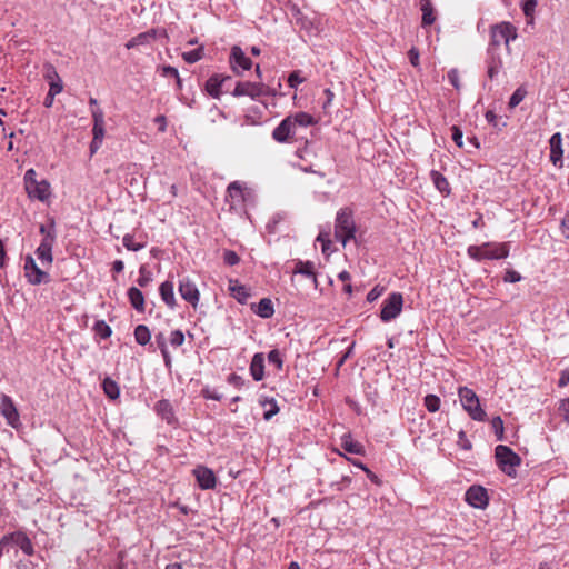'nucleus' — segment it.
Returning <instances> with one entry per match:
<instances>
[{
    "instance_id": "obj_1",
    "label": "nucleus",
    "mask_w": 569,
    "mask_h": 569,
    "mask_svg": "<svg viewBox=\"0 0 569 569\" xmlns=\"http://www.w3.org/2000/svg\"><path fill=\"white\" fill-rule=\"evenodd\" d=\"M517 37V28L511 22L503 21L493 24L490 28V42L488 48H491V50H503L505 54L509 56L510 42L516 40Z\"/></svg>"
},
{
    "instance_id": "obj_2",
    "label": "nucleus",
    "mask_w": 569,
    "mask_h": 569,
    "mask_svg": "<svg viewBox=\"0 0 569 569\" xmlns=\"http://www.w3.org/2000/svg\"><path fill=\"white\" fill-rule=\"evenodd\" d=\"M36 177L37 172L34 169L31 168L26 171L23 177L26 192L32 200L47 202L52 196L51 186L44 179L38 181Z\"/></svg>"
},
{
    "instance_id": "obj_3",
    "label": "nucleus",
    "mask_w": 569,
    "mask_h": 569,
    "mask_svg": "<svg viewBox=\"0 0 569 569\" xmlns=\"http://www.w3.org/2000/svg\"><path fill=\"white\" fill-rule=\"evenodd\" d=\"M468 256L477 261L483 259H503L509 256V243H483L481 246H470L467 250Z\"/></svg>"
},
{
    "instance_id": "obj_4",
    "label": "nucleus",
    "mask_w": 569,
    "mask_h": 569,
    "mask_svg": "<svg viewBox=\"0 0 569 569\" xmlns=\"http://www.w3.org/2000/svg\"><path fill=\"white\" fill-rule=\"evenodd\" d=\"M356 223L351 210L342 208L336 217L335 236L343 246L351 239H355Z\"/></svg>"
},
{
    "instance_id": "obj_5",
    "label": "nucleus",
    "mask_w": 569,
    "mask_h": 569,
    "mask_svg": "<svg viewBox=\"0 0 569 569\" xmlns=\"http://www.w3.org/2000/svg\"><path fill=\"white\" fill-rule=\"evenodd\" d=\"M458 396L462 408L468 412L471 419L476 421H485L487 419L486 411L481 408L477 393L463 386L458 388Z\"/></svg>"
},
{
    "instance_id": "obj_6",
    "label": "nucleus",
    "mask_w": 569,
    "mask_h": 569,
    "mask_svg": "<svg viewBox=\"0 0 569 569\" xmlns=\"http://www.w3.org/2000/svg\"><path fill=\"white\" fill-rule=\"evenodd\" d=\"M495 457L502 472L509 477L516 476V467L521 462L520 457L516 452L507 446L499 445L495 449Z\"/></svg>"
},
{
    "instance_id": "obj_7",
    "label": "nucleus",
    "mask_w": 569,
    "mask_h": 569,
    "mask_svg": "<svg viewBox=\"0 0 569 569\" xmlns=\"http://www.w3.org/2000/svg\"><path fill=\"white\" fill-rule=\"evenodd\" d=\"M403 298L399 292L390 293L382 302L380 317L381 320H392L399 316L402 310Z\"/></svg>"
},
{
    "instance_id": "obj_8",
    "label": "nucleus",
    "mask_w": 569,
    "mask_h": 569,
    "mask_svg": "<svg viewBox=\"0 0 569 569\" xmlns=\"http://www.w3.org/2000/svg\"><path fill=\"white\" fill-rule=\"evenodd\" d=\"M234 97H250L253 100L268 94V88L262 82L240 81L236 84Z\"/></svg>"
},
{
    "instance_id": "obj_9",
    "label": "nucleus",
    "mask_w": 569,
    "mask_h": 569,
    "mask_svg": "<svg viewBox=\"0 0 569 569\" xmlns=\"http://www.w3.org/2000/svg\"><path fill=\"white\" fill-rule=\"evenodd\" d=\"M0 415L10 427L17 429L21 426L20 415L13 400L4 393L0 397Z\"/></svg>"
},
{
    "instance_id": "obj_10",
    "label": "nucleus",
    "mask_w": 569,
    "mask_h": 569,
    "mask_svg": "<svg viewBox=\"0 0 569 569\" xmlns=\"http://www.w3.org/2000/svg\"><path fill=\"white\" fill-rule=\"evenodd\" d=\"M229 61L232 71L238 76H241L244 71L252 68L251 59L247 57L244 51L238 46L231 48Z\"/></svg>"
},
{
    "instance_id": "obj_11",
    "label": "nucleus",
    "mask_w": 569,
    "mask_h": 569,
    "mask_svg": "<svg viewBox=\"0 0 569 569\" xmlns=\"http://www.w3.org/2000/svg\"><path fill=\"white\" fill-rule=\"evenodd\" d=\"M9 541H12L18 546L27 556H32L34 553V548L30 538L22 531H16L8 536H3L0 540V546H6Z\"/></svg>"
},
{
    "instance_id": "obj_12",
    "label": "nucleus",
    "mask_w": 569,
    "mask_h": 569,
    "mask_svg": "<svg viewBox=\"0 0 569 569\" xmlns=\"http://www.w3.org/2000/svg\"><path fill=\"white\" fill-rule=\"evenodd\" d=\"M26 277L32 284H40L49 281V274L40 269L31 256L24 260Z\"/></svg>"
},
{
    "instance_id": "obj_13",
    "label": "nucleus",
    "mask_w": 569,
    "mask_h": 569,
    "mask_svg": "<svg viewBox=\"0 0 569 569\" xmlns=\"http://www.w3.org/2000/svg\"><path fill=\"white\" fill-rule=\"evenodd\" d=\"M466 501L473 508L483 509L489 502L488 492L481 486H471L466 492Z\"/></svg>"
},
{
    "instance_id": "obj_14",
    "label": "nucleus",
    "mask_w": 569,
    "mask_h": 569,
    "mask_svg": "<svg viewBox=\"0 0 569 569\" xmlns=\"http://www.w3.org/2000/svg\"><path fill=\"white\" fill-rule=\"evenodd\" d=\"M192 472L196 477L198 486L202 490H209V489H213L216 487L217 478H216L214 472L211 469H209L204 466H198L193 469Z\"/></svg>"
},
{
    "instance_id": "obj_15",
    "label": "nucleus",
    "mask_w": 569,
    "mask_h": 569,
    "mask_svg": "<svg viewBox=\"0 0 569 569\" xmlns=\"http://www.w3.org/2000/svg\"><path fill=\"white\" fill-rule=\"evenodd\" d=\"M505 51L500 49L491 50L488 48V59H487V74L489 79L493 80L503 67V56Z\"/></svg>"
},
{
    "instance_id": "obj_16",
    "label": "nucleus",
    "mask_w": 569,
    "mask_h": 569,
    "mask_svg": "<svg viewBox=\"0 0 569 569\" xmlns=\"http://www.w3.org/2000/svg\"><path fill=\"white\" fill-rule=\"evenodd\" d=\"M179 293L180 296L192 306H196L199 301V290L193 281L188 277H183L179 281Z\"/></svg>"
},
{
    "instance_id": "obj_17",
    "label": "nucleus",
    "mask_w": 569,
    "mask_h": 569,
    "mask_svg": "<svg viewBox=\"0 0 569 569\" xmlns=\"http://www.w3.org/2000/svg\"><path fill=\"white\" fill-rule=\"evenodd\" d=\"M296 134L295 126L291 119L286 117L273 130L272 138L278 142H287L290 137Z\"/></svg>"
},
{
    "instance_id": "obj_18",
    "label": "nucleus",
    "mask_w": 569,
    "mask_h": 569,
    "mask_svg": "<svg viewBox=\"0 0 569 569\" xmlns=\"http://www.w3.org/2000/svg\"><path fill=\"white\" fill-rule=\"evenodd\" d=\"M550 144V160L556 167L562 166V137L560 132H556L549 140Z\"/></svg>"
},
{
    "instance_id": "obj_19",
    "label": "nucleus",
    "mask_w": 569,
    "mask_h": 569,
    "mask_svg": "<svg viewBox=\"0 0 569 569\" xmlns=\"http://www.w3.org/2000/svg\"><path fill=\"white\" fill-rule=\"evenodd\" d=\"M246 186L240 181L231 182L227 188V200H230L231 207H234L246 200Z\"/></svg>"
},
{
    "instance_id": "obj_20",
    "label": "nucleus",
    "mask_w": 569,
    "mask_h": 569,
    "mask_svg": "<svg viewBox=\"0 0 569 569\" xmlns=\"http://www.w3.org/2000/svg\"><path fill=\"white\" fill-rule=\"evenodd\" d=\"M91 114H92V120H93V128H92L93 138L92 139L103 141V138H104L103 111L100 108H92Z\"/></svg>"
},
{
    "instance_id": "obj_21",
    "label": "nucleus",
    "mask_w": 569,
    "mask_h": 569,
    "mask_svg": "<svg viewBox=\"0 0 569 569\" xmlns=\"http://www.w3.org/2000/svg\"><path fill=\"white\" fill-rule=\"evenodd\" d=\"M250 375L254 381H261L264 377V356L258 352L252 357L250 363Z\"/></svg>"
},
{
    "instance_id": "obj_22",
    "label": "nucleus",
    "mask_w": 569,
    "mask_h": 569,
    "mask_svg": "<svg viewBox=\"0 0 569 569\" xmlns=\"http://www.w3.org/2000/svg\"><path fill=\"white\" fill-rule=\"evenodd\" d=\"M229 290L240 303H244L250 296L248 289L236 279L229 280Z\"/></svg>"
},
{
    "instance_id": "obj_23",
    "label": "nucleus",
    "mask_w": 569,
    "mask_h": 569,
    "mask_svg": "<svg viewBox=\"0 0 569 569\" xmlns=\"http://www.w3.org/2000/svg\"><path fill=\"white\" fill-rule=\"evenodd\" d=\"M341 447L345 451L353 455H365V447L352 439L350 435H343L341 437Z\"/></svg>"
},
{
    "instance_id": "obj_24",
    "label": "nucleus",
    "mask_w": 569,
    "mask_h": 569,
    "mask_svg": "<svg viewBox=\"0 0 569 569\" xmlns=\"http://www.w3.org/2000/svg\"><path fill=\"white\" fill-rule=\"evenodd\" d=\"M252 310L261 318H270L274 312L273 302L269 298H263L258 305H252Z\"/></svg>"
},
{
    "instance_id": "obj_25",
    "label": "nucleus",
    "mask_w": 569,
    "mask_h": 569,
    "mask_svg": "<svg viewBox=\"0 0 569 569\" xmlns=\"http://www.w3.org/2000/svg\"><path fill=\"white\" fill-rule=\"evenodd\" d=\"M228 78H220L219 76L210 77L206 82L207 92L213 97L219 98L221 94V87Z\"/></svg>"
},
{
    "instance_id": "obj_26",
    "label": "nucleus",
    "mask_w": 569,
    "mask_h": 569,
    "mask_svg": "<svg viewBox=\"0 0 569 569\" xmlns=\"http://www.w3.org/2000/svg\"><path fill=\"white\" fill-rule=\"evenodd\" d=\"M156 411L167 422H172L174 418L173 409L169 400L162 399L156 403Z\"/></svg>"
},
{
    "instance_id": "obj_27",
    "label": "nucleus",
    "mask_w": 569,
    "mask_h": 569,
    "mask_svg": "<svg viewBox=\"0 0 569 569\" xmlns=\"http://www.w3.org/2000/svg\"><path fill=\"white\" fill-rule=\"evenodd\" d=\"M431 180L436 187V189L445 194L448 196L450 193V186L445 176H442L439 171L432 170L430 172Z\"/></svg>"
},
{
    "instance_id": "obj_28",
    "label": "nucleus",
    "mask_w": 569,
    "mask_h": 569,
    "mask_svg": "<svg viewBox=\"0 0 569 569\" xmlns=\"http://www.w3.org/2000/svg\"><path fill=\"white\" fill-rule=\"evenodd\" d=\"M174 286H173V282L172 281H164L161 283L160 288H159V291H160V296L162 298V300L169 306V307H173L174 303H176V300H174Z\"/></svg>"
},
{
    "instance_id": "obj_29",
    "label": "nucleus",
    "mask_w": 569,
    "mask_h": 569,
    "mask_svg": "<svg viewBox=\"0 0 569 569\" xmlns=\"http://www.w3.org/2000/svg\"><path fill=\"white\" fill-rule=\"evenodd\" d=\"M288 118L291 119V123L295 126L296 130L298 126L306 128L316 123V120L311 114L302 111L288 116Z\"/></svg>"
},
{
    "instance_id": "obj_30",
    "label": "nucleus",
    "mask_w": 569,
    "mask_h": 569,
    "mask_svg": "<svg viewBox=\"0 0 569 569\" xmlns=\"http://www.w3.org/2000/svg\"><path fill=\"white\" fill-rule=\"evenodd\" d=\"M102 388H103L106 396L112 400L117 399L120 395V388H119L118 383L109 377H106L103 379Z\"/></svg>"
},
{
    "instance_id": "obj_31",
    "label": "nucleus",
    "mask_w": 569,
    "mask_h": 569,
    "mask_svg": "<svg viewBox=\"0 0 569 569\" xmlns=\"http://www.w3.org/2000/svg\"><path fill=\"white\" fill-rule=\"evenodd\" d=\"M422 11V26H431L436 17L433 14V9L429 0H426L421 3Z\"/></svg>"
},
{
    "instance_id": "obj_32",
    "label": "nucleus",
    "mask_w": 569,
    "mask_h": 569,
    "mask_svg": "<svg viewBox=\"0 0 569 569\" xmlns=\"http://www.w3.org/2000/svg\"><path fill=\"white\" fill-rule=\"evenodd\" d=\"M37 258L40 260L42 266H50L52 263V249L40 246L36 250Z\"/></svg>"
},
{
    "instance_id": "obj_33",
    "label": "nucleus",
    "mask_w": 569,
    "mask_h": 569,
    "mask_svg": "<svg viewBox=\"0 0 569 569\" xmlns=\"http://www.w3.org/2000/svg\"><path fill=\"white\" fill-rule=\"evenodd\" d=\"M134 337H136V341L139 345L144 346L150 341L151 333H150V330L148 329V327H146L143 325H139L134 330Z\"/></svg>"
},
{
    "instance_id": "obj_34",
    "label": "nucleus",
    "mask_w": 569,
    "mask_h": 569,
    "mask_svg": "<svg viewBox=\"0 0 569 569\" xmlns=\"http://www.w3.org/2000/svg\"><path fill=\"white\" fill-rule=\"evenodd\" d=\"M295 272L303 274L306 277H311V278H313V280H316L315 267H313V263L310 261H306V262L299 261L296 264Z\"/></svg>"
},
{
    "instance_id": "obj_35",
    "label": "nucleus",
    "mask_w": 569,
    "mask_h": 569,
    "mask_svg": "<svg viewBox=\"0 0 569 569\" xmlns=\"http://www.w3.org/2000/svg\"><path fill=\"white\" fill-rule=\"evenodd\" d=\"M128 296L131 301V305L136 309H141L143 307L144 299L142 292L139 289L130 288L128 291Z\"/></svg>"
},
{
    "instance_id": "obj_36",
    "label": "nucleus",
    "mask_w": 569,
    "mask_h": 569,
    "mask_svg": "<svg viewBox=\"0 0 569 569\" xmlns=\"http://www.w3.org/2000/svg\"><path fill=\"white\" fill-rule=\"evenodd\" d=\"M527 96V90L523 86L517 88L515 92L511 94L509 100V108H516Z\"/></svg>"
},
{
    "instance_id": "obj_37",
    "label": "nucleus",
    "mask_w": 569,
    "mask_h": 569,
    "mask_svg": "<svg viewBox=\"0 0 569 569\" xmlns=\"http://www.w3.org/2000/svg\"><path fill=\"white\" fill-rule=\"evenodd\" d=\"M153 39V36L149 32L140 33L137 37L132 38L128 43L127 48H134L140 44H147L150 42V40Z\"/></svg>"
},
{
    "instance_id": "obj_38",
    "label": "nucleus",
    "mask_w": 569,
    "mask_h": 569,
    "mask_svg": "<svg viewBox=\"0 0 569 569\" xmlns=\"http://www.w3.org/2000/svg\"><path fill=\"white\" fill-rule=\"evenodd\" d=\"M203 56V49L197 48L190 51H186L182 53V58L188 63L198 62Z\"/></svg>"
},
{
    "instance_id": "obj_39",
    "label": "nucleus",
    "mask_w": 569,
    "mask_h": 569,
    "mask_svg": "<svg viewBox=\"0 0 569 569\" xmlns=\"http://www.w3.org/2000/svg\"><path fill=\"white\" fill-rule=\"evenodd\" d=\"M440 398L436 395H427L425 397V406L430 412H437L440 408Z\"/></svg>"
},
{
    "instance_id": "obj_40",
    "label": "nucleus",
    "mask_w": 569,
    "mask_h": 569,
    "mask_svg": "<svg viewBox=\"0 0 569 569\" xmlns=\"http://www.w3.org/2000/svg\"><path fill=\"white\" fill-rule=\"evenodd\" d=\"M262 405L264 407L269 406V408L263 413L264 420H270L273 416H276L279 412V407L274 399L266 400Z\"/></svg>"
},
{
    "instance_id": "obj_41",
    "label": "nucleus",
    "mask_w": 569,
    "mask_h": 569,
    "mask_svg": "<svg viewBox=\"0 0 569 569\" xmlns=\"http://www.w3.org/2000/svg\"><path fill=\"white\" fill-rule=\"evenodd\" d=\"M268 361L269 363L274 365L278 370H281L283 367V360L278 349H272L268 353Z\"/></svg>"
},
{
    "instance_id": "obj_42",
    "label": "nucleus",
    "mask_w": 569,
    "mask_h": 569,
    "mask_svg": "<svg viewBox=\"0 0 569 569\" xmlns=\"http://www.w3.org/2000/svg\"><path fill=\"white\" fill-rule=\"evenodd\" d=\"M491 427L493 432L497 436V440H502L503 438V421L500 416H496L491 419Z\"/></svg>"
},
{
    "instance_id": "obj_43",
    "label": "nucleus",
    "mask_w": 569,
    "mask_h": 569,
    "mask_svg": "<svg viewBox=\"0 0 569 569\" xmlns=\"http://www.w3.org/2000/svg\"><path fill=\"white\" fill-rule=\"evenodd\" d=\"M94 332L101 339H107L111 336V328L107 325V322H96Z\"/></svg>"
},
{
    "instance_id": "obj_44",
    "label": "nucleus",
    "mask_w": 569,
    "mask_h": 569,
    "mask_svg": "<svg viewBox=\"0 0 569 569\" xmlns=\"http://www.w3.org/2000/svg\"><path fill=\"white\" fill-rule=\"evenodd\" d=\"M122 243L130 251H139L144 247L143 243L136 242L131 234H126L122 239Z\"/></svg>"
},
{
    "instance_id": "obj_45",
    "label": "nucleus",
    "mask_w": 569,
    "mask_h": 569,
    "mask_svg": "<svg viewBox=\"0 0 569 569\" xmlns=\"http://www.w3.org/2000/svg\"><path fill=\"white\" fill-rule=\"evenodd\" d=\"M161 339H162V335H159L157 337L159 349H160V351L162 353L166 367L170 368L171 367V356H170V353L168 351L167 345L163 341H161Z\"/></svg>"
},
{
    "instance_id": "obj_46",
    "label": "nucleus",
    "mask_w": 569,
    "mask_h": 569,
    "mask_svg": "<svg viewBox=\"0 0 569 569\" xmlns=\"http://www.w3.org/2000/svg\"><path fill=\"white\" fill-rule=\"evenodd\" d=\"M39 232L41 233L42 238L49 237V234H57L54 220L50 218L47 224H41Z\"/></svg>"
},
{
    "instance_id": "obj_47",
    "label": "nucleus",
    "mask_w": 569,
    "mask_h": 569,
    "mask_svg": "<svg viewBox=\"0 0 569 569\" xmlns=\"http://www.w3.org/2000/svg\"><path fill=\"white\" fill-rule=\"evenodd\" d=\"M305 78L301 77L300 71H293L288 77V84L290 88L296 89L300 83L305 82Z\"/></svg>"
},
{
    "instance_id": "obj_48",
    "label": "nucleus",
    "mask_w": 569,
    "mask_h": 569,
    "mask_svg": "<svg viewBox=\"0 0 569 569\" xmlns=\"http://www.w3.org/2000/svg\"><path fill=\"white\" fill-rule=\"evenodd\" d=\"M223 261L228 266H236V264L239 263L240 258H239V256L234 251L226 250L223 252Z\"/></svg>"
},
{
    "instance_id": "obj_49",
    "label": "nucleus",
    "mask_w": 569,
    "mask_h": 569,
    "mask_svg": "<svg viewBox=\"0 0 569 569\" xmlns=\"http://www.w3.org/2000/svg\"><path fill=\"white\" fill-rule=\"evenodd\" d=\"M184 341V335L180 330L172 331L170 335V345L172 347H180Z\"/></svg>"
},
{
    "instance_id": "obj_50",
    "label": "nucleus",
    "mask_w": 569,
    "mask_h": 569,
    "mask_svg": "<svg viewBox=\"0 0 569 569\" xmlns=\"http://www.w3.org/2000/svg\"><path fill=\"white\" fill-rule=\"evenodd\" d=\"M201 393H202L203 398H206V399H212V400H217V401H220L222 399L221 393H219L217 390L211 389L209 387L203 388L201 390Z\"/></svg>"
},
{
    "instance_id": "obj_51",
    "label": "nucleus",
    "mask_w": 569,
    "mask_h": 569,
    "mask_svg": "<svg viewBox=\"0 0 569 569\" xmlns=\"http://www.w3.org/2000/svg\"><path fill=\"white\" fill-rule=\"evenodd\" d=\"M62 89H63V87H62L61 79L57 76V81H52L50 83L48 93L51 97H56L57 94H59L62 91Z\"/></svg>"
},
{
    "instance_id": "obj_52",
    "label": "nucleus",
    "mask_w": 569,
    "mask_h": 569,
    "mask_svg": "<svg viewBox=\"0 0 569 569\" xmlns=\"http://www.w3.org/2000/svg\"><path fill=\"white\" fill-rule=\"evenodd\" d=\"M521 274L515 270H507L506 273H505V277H503V280L506 282H511V283H515V282H518L521 280Z\"/></svg>"
},
{
    "instance_id": "obj_53",
    "label": "nucleus",
    "mask_w": 569,
    "mask_h": 569,
    "mask_svg": "<svg viewBox=\"0 0 569 569\" xmlns=\"http://www.w3.org/2000/svg\"><path fill=\"white\" fill-rule=\"evenodd\" d=\"M383 288L382 287H379V286H376L373 287L367 295V300L369 302H373L376 301L383 292Z\"/></svg>"
},
{
    "instance_id": "obj_54",
    "label": "nucleus",
    "mask_w": 569,
    "mask_h": 569,
    "mask_svg": "<svg viewBox=\"0 0 569 569\" xmlns=\"http://www.w3.org/2000/svg\"><path fill=\"white\" fill-rule=\"evenodd\" d=\"M449 82L457 89H460L459 73L457 70L452 69L448 72Z\"/></svg>"
},
{
    "instance_id": "obj_55",
    "label": "nucleus",
    "mask_w": 569,
    "mask_h": 569,
    "mask_svg": "<svg viewBox=\"0 0 569 569\" xmlns=\"http://www.w3.org/2000/svg\"><path fill=\"white\" fill-rule=\"evenodd\" d=\"M451 130H452V140L455 141V143L458 147H462V144H463V141H462L463 133H462V131L460 130V128H458L456 126H453Z\"/></svg>"
},
{
    "instance_id": "obj_56",
    "label": "nucleus",
    "mask_w": 569,
    "mask_h": 569,
    "mask_svg": "<svg viewBox=\"0 0 569 569\" xmlns=\"http://www.w3.org/2000/svg\"><path fill=\"white\" fill-rule=\"evenodd\" d=\"M537 6V0H523L522 10L523 13L528 17L530 16Z\"/></svg>"
},
{
    "instance_id": "obj_57",
    "label": "nucleus",
    "mask_w": 569,
    "mask_h": 569,
    "mask_svg": "<svg viewBox=\"0 0 569 569\" xmlns=\"http://www.w3.org/2000/svg\"><path fill=\"white\" fill-rule=\"evenodd\" d=\"M150 273L147 272L146 268L144 267H141L140 270H139V279H138V283L141 286V287H144L149 281H150Z\"/></svg>"
},
{
    "instance_id": "obj_58",
    "label": "nucleus",
    "mask_w": 569,
    "mask_h": 569,
    "mask_svg": "<svg viewBox=\"0 0 569 569\" xmlns=\"http://www.w3.org/2000/svg\"><path fill=\"white\" fill-rule=\"evenodd\" d=\"M162 74L164 77H173V78H176L178 84H180L179 72H178V70L176 68L170 67V66L163 67Z\"/></svg>"
},
{
    "instance_id": "obj_59",
    "label": "nucleus",
    "mask_w": 569,
    "mask_h": 569,
    "mask_svg": "<svg viewBox=\"0 0 569 569\" xmlns=\"http://www.w3.org/2000/svg\"><path fill=\"white\" fill-rule=\"evenodd\" d=\"M408 57H409L410 63L413 67H418V64H419V51L416 48H411L409 50Z\"/></svg>"
},
{
    "instance_id": "obj_60",
    "label": "nucleus",
    "mask_w": 569,
    "mask_h": 569,
    "mask_svg": "<svg viewBox=\"0 0 569 569\" xmlns=\"http://www.w3.org/2000/svg\"><path fill=\"white\" fill-rule=\"evenodd\" d=\"M559 409L562 412L565 421L569 423V397L561 402Z\"/></svg>"
},
{
    "instance_id": "obj_61",
    "label": "nucleus",
    "mask_w": 569,
    "mask_h": 569,
    "mask_svg": "<svg viewBox=\"0 0 569 569\" xmlns=\"http://www.w3.org/2000/svg\"><path fill=\"white\" fill-rule=\"evenodd\" d=\"M56 240H57V234H49V237L42 238L40 246H44V247L52 249L56 243Z\"/></svg>"
},
{
    "instance_id": "obj_62",
    "label": "nucleus",
    "mask_w": 569,
    "mask_h": 569,
    "mask_svg": "<svg viewBox=\"0 0 569 569\" xmlns=\"http://www.w3.org/2000/svg\"><path fill=\"white\" fill-rule=\"evenodd\" d=\"M569 383V368L563 369L560 373V378L558 381L559 387H565Z\"/></svg>"
},
{
    "instance_id": "obj_63",
    "label": "nucleus",
    "mask_w": 569,
    "mask_h": 569,
    "mask_svg": "<svg viewBox=\"0 0 569 569\" xmlns=\"http://www.w3.org/2000/svg\"><path fill=\"white\" fill-rule=\"evenodd\" d=\"M562 234L569 239V214H567L561 221Z\"/></svg>"
},
{
    "instance_id": "obj_64",
    "label": "nucleus",
    "mask_w": 569,
    "mask_h": 569,
    "mask_svg": "<svg viewBox=\"0 0 569 569\" xmlns=\"http://www.w3.org/2000/svg\"><path fill=\"white\" fill-rule=\"evenodd\" d=\"M228 381L236 387H240L243 385V380L240 376H237L236 373H232L229 376Z\"/></svg>"
}]
</instances>
